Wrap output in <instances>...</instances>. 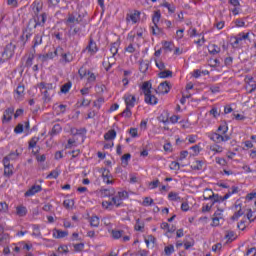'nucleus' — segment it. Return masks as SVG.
Instances as JSON below:
<instances>
[{
    "instance_id": "obj_27",
    "label": "nucleus",
    "mask_w": 256,
    "mask_h": 256,
    "mask_svg": "<svg viewBox=\"0 0 256 256\" xmlns=\"http://www.w3.org/2000/svg\"><path fill=\"white\" fill-rule=\"evenodd\" d=\"M148 69H149V62L143 61V60L140 61L139 71L141 73H147Z\"/></svg>"
},
{
    "instance_id": "obj_64",
    "label": "nucleus",
    "mask_w": 256,
    "mask_h": 256,
    "mask_svg": "<svg viewBox=\"0 0 256 256\" xmlns=\"http://www.w3.org/2000/svg\"><path fill=\"white\" fill-rule=\"evenodd\" d=\"M249 255L256 256V248L255 247H252V248L247 250L246 256H249Z\"/></svg>"
},
{
    "instance_id": "obj_63",
    "label": "nucleus",
    "mask_w": 256,
    "mask_h": 256,
    "mask_svg": "<svg viewBox=\"0 0 256 256\" xmlns=\"http://www.w3.org/2000/svg\"><path fill=\"white\" fill-rule=\"evenodd\" d=\"M249 87H251V89L248 91V93H255L256 90V81L254 80L253 82H251L250 84H248Z\"/></svg>"
},
{
    "instance_id": "obj_3",
    "label": "nucleus",
    "mask_w": 256,
    "mask_h": 256,
    "mask_svg": "<svg viewBox=\"0 0 256 256\" xmlns=\"http://www.w3.org/2000/svg\"><path fill=\"white\" fill-rule=\"evenodd\" d=\"M159 21H161V11L157 10L152 16V23L154 24V26H152L153 35H161V33H163V29L159 28L158 26Z\"/></svg>"
},
{
    "instance_id": "obj_41",
    "label": "nucleus",
    "mask_w": 256,
    "mask_h": 256,
    "mask_svg": "<svg viewBox=\"0 0 256 256\" xmlns=\"http://www.w3.org/2000/svg\"><path fill=\"white\" fill-rule=\"evenodd\" d=\"M71 86H72L71 82H67L64 85H62L60 89L61 93L67 94V92L70 91Z\"/></svg>"
},
{
    "instance_id": "obj_57",
    "label": "nucleus",
    "mask_w": 256,
    "mask_h": 256,
    "mask_svg": "<svg viewBox=\"0 0 256 256\" xmlns=\"http://www.w3.org/2000/svg\"><path fill=\"white\" fill-rule=\"evenodd\" d=\"M57 177H59V171L53 170L48 174L47 179H57Z\"/></svg>"
},
{
    "instance_id": "obj_51",
    "label": "nucleus",
    "mask_w": 256,
    "mask_h": 256,
    "mask_svg": "<svg viewBox=\"0 0 256 256\" xmlns=\"http://www.w3.org/2000/svg\"><path fill=\"white\" fill-rule=\"evenodd\" d=\"M34 237H41V230L39 229V225H33V233Z\"/></svg>"
},
{
    "instance_id": "obj_14",
    "label": "nucleus",
    "mask_w": 256,
    "mask_h": 256,
    "mask_svg": "<svg viewBox=\"0 0 256 256\" xmlns=\"http://www.w3.org/2000/svg\"><path fill=\"white\" fill-rule=\"evenodd\" d=\"M140 15H141V13L139 11H135L133 13H130V14L127 15L126 21L128 23L131 21L133 24H135V23H137V21H139Z\"/></svg>"
},
{
    "instance_id": "obj_58",
    "label": "nucleus",
    "mask_w": 256,
    "mask_h": 256,
    "mask_svg": "<svg viewBox=\"0 0 256 256\" xmlns=\"http://www.w3.org/2000/svg\"><path fill=\"white\" fill-rule=\"evenodd\" d=\"M61 125L55 124L52 128V135H57V133H61Z\"/></svg>"
},
{
    "instance_id": "obj_55",
    "label": "nucleus",
    "mask_w": 256,
    "mask_h": 256,
    "mask_svg": "<svg viewBox=\"0 0 256 256\" xmlns=\"http://www.w3.org/2000/svg\"><path fill=\"white\" fill-rule=\"evenodd\" d=\"M117 195L120 198V201L122 202H123V199H127L129 197V193L127 191L118 192Z\"/></svg>"
},
{
    "instance_id": "obj_24",
    "label": "nucleus",
    "mask_w": 256,
    "mask_h": 256,
    "mask_svg": "<svg viewBox=\"0 0 256 256\" xmlns=\"http://www.w3.org/2000/svg\"><path fill=\"white\" fill-rule=\"evenodd\" d=\"M16 214L18 217H25V215H27V207L23 205L16 207Z\"/></svg>"
},
{
    "instance_id": "obj_21",
    "label": "nucleus",
    "mask_w": 256,
    "mask_h": 256,
    "mask_svg": "<svg viewBox=\"0 0 256 256\" xmlns=\"http://www.w3.org/2000/svg\"><path fill=\"white\" fill-rule=\"evenodd\" d=\"M102 177L104 183H107V185L113 184V180H111V174L109 173V170H104L102 173Z\"/></svg>"
},
{
    "instance_id": "obj_17",
    "label": "nucleus",
    "mask_w": 256,
    "mask_h": 256,
    "mask_svg": "<svg viewBox=\"0 0 256 256\" xmlns=\"http://www.w3.org/2000/svg\"><path fill=\"white\" fill-rule=\"evenodd\" d=\"M41 189V185H34L28 191L25 192V197H33V195L39 193Z\"/></svg>"
},
{
    "instance_id": "obj_4",
    "label": "nucleus",
    "mask_w": 256,
    "mask_h": 256,
    "mask_svg": "<svg viewBox=\"0 0 256 256\" xmlns=\"http://www.w3.org/2000/svg\"><path fill=\"white\" fill-rule=\"evenodd\" d=\"M61 51H63V48L58 47V48L55 49L54 52H48L46 54H40L39 59H40V61H42V63H45L46 61H49V59H55V57H57V55H59V53H61Z\"/></svg>"
},
{
    "instance_id": "obj_43",
    "label": "nucleus",
    "mask_w": 256,
    "mask_h": 256,
    "mask_svg": "<svg viewBox=\"0 0 256 256\" xmlns=\"http://www.w3.org/2000/svg\"><path fill=\"white\" fill-rule=\"evenodd\" d=\"M112 202H113V205H115L116 207H121V205H123V202L119 198L118 194L112 197Z\"/></svg>"
},
{
    "instance_id": "obj_54",
    "label": "nucleus",
    "mask_w": 256,
    "mask_h": 256,
    "mask_svg": "<svg viewBox=\"0 0 256 256\" xmlns=\"http://www.w3.org/2000/svg\"><path fill=\"white\" fill-rule=\"evenodd\" d=\"M218 131L222 133V135H225V133L229 131V127L227 126V124H222L218 127Z\"/></svg>"
},
{
    "instance_id": "obj_28",
    "label": "nucleus",
    "mask_w": 256,
    "mask_h": 256,
    "mask_svg": "<svg viewBox=\"0 0 256 256\" xmlns=\"http://www.w3.org/2000/svg\"><path fill=\"white\" fill-rule=\"evenodd\" d=\"M110 53L112 54L113 57H115L117 53H119V43L114 42L113 44H111Z\"/></svg>"
},
{
    "instance_id": "obj_45",
    "label": "nucleus",
    "mask_w": 256,
    "mask_h": 256,
    "mask_svg": "<svg viewBox=\"0 0 256 256\" xmlns=\"http://www.w3.org/2000/svg\"><path fill=\"white\" fill-rule=\"evenodd\" d=\"M175 252V247L173 245H168L164 248L165 255L169 256Z\"/></svg>"
},
{
    "instance_id": "obj_22",
    "label": "nucleus",
    "mask_w": 256,
    "mask_h": 256,
    "mask_svg": "<svg viewBox=\"0 0 256 256\" xmlns=\"http://www.w3.org/2000/svg\"><path fill=\"white\" fill-rule=\"evenodd\" d=\"M191 169H193V171H202L203 170V161H201V160L194 161L191 165Z\"/></svg>"
},
{
    "instance_id": "obj_5",
    "label": "nucleus",
    "mask_w": 256,
    "mask_h": 256,
    "mask_svg": "<svg viewBox=\"0 0 256 256\" xmlns=\"http://www.w3.org/2000/svg\"><path fill=\"white\" fill-rule=\"evenodd\" d=\"M47 17H49L47 12H43L40 15L38 14V16H36V20H34V29H37V27H45V23H47Z\"/></svg>"
},
{
    "instance_id": "obj_35",
    "label": "nucleus",
    "mask_w": 256,
    "mask_h": 256,
    "mask_svg": "<svg viewBox=\"0 0 256 256\" xmlns=\"http://www.w3.org/2000/svg\"><path fill=\"white\" fill-rule=\"evenodd\" d=\"M168 199L170 201H181V197L179 196V194L177 192H170L168 194Z\"/></svg>"
},
{
    "instance_id": "obj_59",
    "label": "nucleus",
    "mask_w": 256,
    "mask_h": 256,
    "mask_svg": "<svg viewBox=\"0 0 256 256\" xmlns=\"http://www.w3.org/2000/svg\"><path fill=\"white\" fill-rule=\"evenodd\" d=\"M142 205H144V207H149V206L153 205V199H151L149 197H145Z\"/></svg>"
},
{
    "instance_id": "obj_56",
    "label": "nucleus",
    "mask_w": 256,
    "mask_h": 256,
    "mask_svg": "<svg viewBox=\"0 0 256 256\" xmlns=\"http://www.w3.org/2000/svg\"><path fill=\"white\" fill-rule=\"evenodd\" d=\"M155 64H156V67H158V69L160 71H165V63L161 60H155Z\"/></svg>"
},
{
    "instance_id": "obj_62",
    "label": "nucleus",
    "mask_w": 256,
    "mask_h": 256,
    "mask_svg": "<svg viewBox=\"0 0 256 256\" xmlns=\"http://www.w3.org/2000/svg\"><path fill=\"white\" fill-rule=\"evenodd\" d=\"M75 251H83L85 249V244L84 243H78L73 245Z\"/></svg>"
},
{
    "instance_id": "obj_46",
    "label": "nucleus",
    "mask_w": 256,
    "mask_h": 256,
    "mask_svg": "<svg viewBox=\"0 0 256 256\" xmlns=\"http://www.w3.org/2000/svg\"><path fill=\"white\" fill-rule=\"evenodd\" d=\"M56 239H63V237H67L69 235L68 231H63V230H56Z\"/></svg>"
},
{
    "instance_id": "obj_23",
    "label": "nucleus",
    "mask_w": 256,
    "mask_h": 256,
    "mask_svg": "<svg viewBox=\"0 0 256 256\" xmlns=\"http://www.w3.org/2000/svg\"><path fill=\"white\" fill-rule=\"evenodd\" d=\"M158 77L160 79H168L169 77H173V71L171 70H162L159 74Z\"/></svg>"
},
{
    "instance_id": "obj_31",
    "label": "nucleus",
    "mask_w": 256,
    "mask_h": 256,
    "mask_svg": "<svg viewBox=\"0 0 256 256\" xmlns=\"http://www.w3.org/2000/svg\"><path fill=\"white\" fill-rule=\"evenodd\" d=\"M123 233H125L123 230H112L111 235L113 239H121V237H123Z\"/></svg>"
},
{
    "instance_id": "obj_60",
    "label": "nucleus",
    "mask_w": 256,
    "mask_h": 256,
    "mask_svg": "<svg viewBox=\"0 0 256 256\" xmlns=\"http://www.w3.org/2000/svg\"><path fill=\"white\" fill-rule=\"evenodd\" d=\"M215 161L218 165H221L222 167H225V165H227V160H225L224 158L216 157Z\"/></svg>"
},
{
    "instance_id": "obj_61",
    "label": "nucleus",
    "mask_w": 256,
    "mask_h": 256,
    "mask_svg": "<svg viewBox=\"0 0 256 256\" xmlns=\"http://www.w3.org/2000/svg\"><path fill=\"white\" fill-rule=\"evenodd\" d=\"M126 53H135V51H137V49L135 48V46H133V44H129L126 48H125Z\"/></svg>"
},
{
    "instance_id": "obj_6",
    "label": "nucleus",
    "mask_w": 256,
    "mask_h": 256,
    "mask_svg": "<svg viewBox=\"0 0 256 256\" xmlns=\"http://www.w3.org/2000/svg\"><path fill=\"white\" fill-rule=\"evenodd\" d=\"M87 51L90 55H95L97 51H99V48L97 47V43L93 38L90 37L88 45L86 48L82 51V53H85Z\"/></svg>"
},
{
    "instance_id": "obj_44",
    "label": "nucleus",
    "mask_w": 256,
    "mask_h": 256,
    "mask_svg": "<svg viewBox=\"0 0 256 256\" xmlns=\"http://www.w3.org/2000/svg\"><path fill=\"white\" fill-rule=\"evenodd\" d=\"M99 223H100V221H99V218L97 216H92L90 218L91 227H99Z\"/></svg>"
},
{
    "instance_id": "obj_29",
    "label": "nucleus",
    "mask_w": 256,
    "mask_h": 256,
    "mask_svg": "<svg viewBox=\"0 0 256 256\" xmlns=\"http://www.w3.org/2000/svg\"><path fill=\"white\" fill-rule=\"evenodd\" d=\"M43 43V36L40 34H36L33 41V47H39Z\"/></svg>"
},
{
    "instance_id": "obj_49",
    "label": "nucleus",
    "mask_w": 256,
    "mask_h": 256,
    "mask_svg": "<svg viewBox=\"0 0 256 256\" xmlns=\"http://www.w3.org/2000/svg\"><path fill=\"white\" fill-rule=\"evenodd\" d=\"M121 117H131V115H133V113L131 112V108L126 106L125 110L120 114Z\"/></svg>"
},
{
    "instance_id": "obj_9",
    "label": "nucleus",
    "mask_w": 256,
    "mask_h": 256,
    "mask_svg": "<svg viewBox=\"0 0 256 256\" xmlns=\"http://www.w3.org/2000/svg\"><path fill=\"white\" fill-rule=\"evenodd\" d=\"M3 165H4V176L11 177V175H13V165H11V163L8 162L7 158L3 159Z\"/></svg>"
},
{
    "instance_id": "obj_19",
    "label": "nucleus",
    "mask_w": 256,
    "mask_h": 256,
    "mask_svg": "<svg viewBox=\"0 0 256 256\" xmlns=\"http://www.w3.org/2000/svg\"><path fill=\"white\" fill-rule=\"evenodd\" d=\"M115 195V189L110 188H101L100 189V197H113Z\"/></svg>"
},
{
    "instance_id": "obj_8",
    "label": "nucleus",
    "mask_w": 256,
    "mask_h": 256,
    "mask_svg": "<svg viewBox=\"0 0 256 256\" xmlns=\"http://www.w3.org/2000/svg\"><path fill=\"white\" fill-rule=\"evenodd\" d=\"M171 91V84L169 81L161 82L156 90V93H160L161 95H167Z\"/></svg>"
},
{
    "instance_id": "obj_36",
    "label": "nucleus",
    "mask_w": 256,
    "mask_h": 256,
    "mask_svg": "<svg viewBox=\"0 0 256 256\" xmlns=\"http://www.w3.org/2000/svg\"><path fill=\"white\" fill-rule=\"evenodd\" d=\"M209 53H211V55H217V53H221V48L213 44L210 46Z\"/></svg>"
},
{
    "instance_id": "obj_18",
    "label": "nucleus",
    "mask_w": 256,
    "mask_h": 256,
    "mask_svg": "<svg viewBox=\"0 0 256 256\" xmlns=\"http://www.w3.org/2000/svg\"><path fill=\"white\" fill-rule=\"evenodd\" d=\"M13 113H15V109L13 107L6 109L3 115V123H8V121L13 117Z\"/></svg>"
},
{
    "instance_id": "obj_10",
    "label": "nucleus",
    "mask_w": 256,
    "mask_h": 256,
    "mask_svg": "<svg viewBox=\"0 0 256 256\" xmlns=\"http://www.w3.org/2000/svg\"><path fill=\"white\" fill-rule=\"evenodd\" d=\"M15 50V46L13 44H7L4 52L2 53V57H5V59H11L13 57V51Z\"/></svg>"
},
{
    "instance_id": "obj_53",
    "label": "nucleus",
    "mask_w": 256,
    "mask_h": 256,
    "mask_svg": "<svg viewBox=\"0 0 256 256\" xmlns=\"http://www.w3.org/2000/svg\"><path fill=\"white\" fill-rule=\"evenodd\" d=\"M33 59H35V55L29 54V56H28V58H27V60H26L25 65H26L27 67H32V66H33Z\"/></svg>"
},
{
    "instance_id": "obj_11",
    "label": "nucleus",
    "mask_w": 256,
    "mask_h": 256,
    "mask_svg": "<svg viewBox=\"0 0 256 256\" xmlns=\"http://www.w3.org/2000/svg\"><path fill=\"white\" fill-rule=\"evenodd\" d=\"M235 41L232 43L233 47H237L240 41H245V39H249V32H241L234 37Z\"/></svg>"
},
{
    "instance_id": "obj_38",
    "label": "nucleus",
    "mask_w": 256,
    "mask_h": 256,
    "mask_svg": "<svg viewBox=\"0 0 256 256\" xmlns=\"http://www.w3.org/2000/svg\"><path fill=\"white\" fill-rule=\"evenodd\" d=\"M210 151H213L214 153H223V148L219 144H214L210 146Z\"/></svg>"
},
{
    "instance_id": "obj_16",
    "label": "nucleus",
    "mask_w": 256,
    "mask_h": 256,
    "mask_svg": "<svg viewBox=\"0 0 256 256\" xmlns=\"http://www.w3.org/2000/svg\"><path fill=\"white\" fill-rule=\"evenodd\" d=\"M58 55L62 57L61 61L63 63H71V61H73V56L71 55V52L65 53L63 52V48L61 52H58Z\"/></svg>"
},
{
    "instance_id": "obj_1",
    "label": "nucleus",
    "mask_w": 256,
    "mask_h": 256,
    "mask_svg": "<svg viewBox=\"0 0 256 256\" xmlns=\"http://www.w3.org/2000/svg\"><path fill=\"white\" fill-rule=\"evenodd\" d=\"M205 193H208V196L204 195V200L205 201L213 200L212 201L213 205H215V203H223V201H227V199H229V197H231V194H225L222 197L219 194L213 193V190H211V189H206Z\"/></svg>"
},
{
    "instance_id": "obj_25",
    "label": "nucleus",
    "mask_w": 256,
    "mask_h": 256,
    "mask_svg": "<svg viewBox=\"0 0 256 256\" xmlns=\"http://www.w3.org/2000/svg\"><path fill=\"white\" fill-rule=\"evenodd\" d=\"M117 137V132L115 130H110L104 135L106 141H111Z\"/></svg>"
},
{
    "instance_id": "obj_33",
    "label": "nucleus",
    "mask_w": 256,
    "mask_h": 256,
    "mask_svg": "<svg viewBox=\"0 0 256 256\" xmlns=\"http://www.w3.org/2000/svg\"><path fill=\"white\" fill-rule=\"evenodd\" d=\"M16 95H18V97H23V95H25V85L19 84L17 86Z\"/></svg>"
},
{
    "instance_id": "obj_42",
    "label": "nucleus",
    "mask_w": 256,
    "mask_h": 256,
    "mask_svg": "<svg viewBox=\"0 0 256 256\" xmlns=\"http://www.w3.org/2000/svg\"><path fill=\"white\" fill-rule=\"evenodd\" d=\"M72 30L71 35L75 36V35H81V27L77 26V24H73V27L70 28Z\"/></svg>"
},
{
    "instance_id": "obj_37",
    "label": "nucleus",
    "mask_w": 256,
    "mask_h": 256,
    "mask_svg": "<svg viewBox=\"0 0 256 256\" xmlns=\"http://www.w3.org/2000/svg\"><path fill=\"white\" fill-rule=\"evenodd\" d=\"M18 157H19V152H17V150H16L15 152H11L4 159H7L8 163H10V161H15V159H17Z\"/></svg>"
},
{
    "instance_id": "obj_47",
    "label": "nucleus",
    "mask_w": 256,
    "mask_h": 256,
    "mask_svg": "<svg viewBox=\"0 0 256 256\" xmlns=\"http://www.w3.org/2000/svg\"><path fill=\"white\" fill-rule=\"evenodd\" d=\"M162 7H165L166 9H168L169 13H175V6L170 4L169 2H164L162 4Z\"/></svg>"
},
{
    "instance_id": "obj_20",
    "label": "nucleus",
    "mask_w": 256,
    "mask_h": 256,
    "mask_svg": "<svg viewBox=\"0 0 256 256\" xmlns=\"http://www.w3.org/2000/svg\"><path fill=\"white\" fill-rule=\"evenodd\" d=\"M115 63H117V58H115V56H110L108 58V62H103V65L106 69V71H109V69H111L113 67V65H115Z\"/></svg>"
},
{
    "instance_id": "obj_32",
    "label": "nucleus",
    "mask_w": 256,
    "mask_h": 256,
    "mask_svg": "<svg viewBox=\"0 0 256 256\" xmlns=\"http://www.w3.org/2000/svg\"><path fill=\"white\" fill-rule=\"evenodd\" d=\"M75 205V201L73 199H66L63 202V206L65 209H73V206Z\"/></svg>"
},
{
    "instance_id": "obj_39",
    "label": "nucleus",
    "mask_w": 256,
    "mask_h": 256,
    "mask_svg": "<svg viewBox=\"0 0 256 256\" xmlns=\"http://www.w3.org/2000/svg\"><path fill=\"white\" fill-rule=\"evenodd\" d=\"M129 159H131V154L127 153V154H124L121 158V161H122V165L124 167H127L129 165Z\"/></svg>"
},
{
    "instance_id": "obj_30",
    "label": "nucleus",
    "mask_w": 256,
    "mask_h": 256,
    "mask_svg": "<svg viewBox=\"0 0 256 256\" xmlns=\"http://www.w3.org/2000/svg\"><path fill=\"white\" fill-rule=\"evenodd\" d=\"M142 91H143L144 95H149V93H151V83L144 82L142 84Z\"/></svg>"
},
{
    "instance_id": "obj_26",
    "label": "nucleus",
    "mask_w": 256,
    "mask_h": 256,
    "mask_svg": "<svg viewBox=\"0 0 256 256\" xmlns=\"http://www.w3.org/2000/svg\"><path fill=\"white\" fill-rule=\"evenodd\" d=\"M210 139L212 141H214V143H223V135L219 134V133H213L210 136Z\"/></svg>"
},
{
    "instance_id": "obj_52",
    "label": "nucleus",
    "mask_w": 256,
    "mask_h": 256,
    "mask_svg": "<svg viewBox=\"0 0 256 256\" xmlns=\"http://www.w3.org/2000/svg\"><path fill=\"white\" fill-rule=\"evenodd\" d=\"M170 169L172 171H179V169H181V165L179 164V162L173 161L170 164Z\"/></svg>"
},
{
    "instance_id": "obj_7",
    "label": "nucleus",
    "mask_w": 256,
    "mask_h": 256,
    "mask_svg": "<svg viewBox=\"0 0 256 256\" xmlns=\"http://www.w3.org/2000/svg\"><path fill=\"white\" fill-rule=\"evenodd\" d=\"M78 73L81 79H83V77H86V75H88V83H95V81H97V76H95V73L91 71H87L83 68H80Z\"/></svg>"
},
{
    "instance_id": "obj_48",
    "label": "nucleus",
    "mask_w": 256,
    "mask_h": 256,
    "mask_svg": "<svg viewBox=\"0 0 256 256\" xmlns=\"http://www.w3.org/2000/svg\"><path fill=\"white\" fill-rule=\"evenodd\" d=\"M225 238H226L227 241H229L230 243L233 242V241H235V239H236V237H235V232H233V231H228V232L226 233Z\"/></svg>"
},
{
    "instance_id": "obj_13",
    "label": "nucleus",
    "mask_w": 256,
    "mask_h": 256,
    "mask_svg": "<svg viewBox=\"0 0 256 256\" xmlns=\"http://www.w3.org/2000/svg\"><path fill=\"white\" fill-rule=\"evenodd\" d=\"M124 101L126 103V107L133 108L135 107V101H137V98L135 97V95L126 94L124 96Z\"/></svg>"
},
{
    "instance_id": "obj_15",
    "label": "nucleus",
    "mask_w": 256,
    "mask_h": 256,
    "mask_svg": "<svg viewBox=\"0 0 256 256\" xmlns=\"http://www.w3.org/2000/svg\"><path fill=\"white\" fill-rule=\"evenodd\" d=\"M144 101L147 103V105H157L159 99H157V97L150 92L149 94L145 95Z\"/></svg>"
},
{
    "instance_id": "obj_50",
    "label": "nucleus",
    "mask_w": 256,
    "mask_h": 256,
    "mask_svg": "<svg viewBox=\"0 0 256 256\" xmlns=\"http://www.w3.org/2000/svg\"><path fill=\"white\" fill-rule=\"evenodd\" d=\"M210 115H212L214 119H217V117L221 115V111H219L217 107H212V109L210 110Z\"/></svg>"
},
{
    "instance_id": "obj_40",
    "label": "nucleus",
    "mask_w": 256,
    "mask_h": 256,
    "mask_svg": "<svg viewBox=\"0 0 256 256\" xmlns=\"http://www.w3.org/2000/svg\"><path fill=\"white\" fill-rule=\"evenodd\" d=\"M37 143H39V137L34 136L29 141V149H34V147H37Z\"/></svg>"
},
{
    "instance_id": "obj_34",
    "label": "nucleus",
    "mask_w": 256,
    "mask_h": 256,
    "mask_svg": "<svg viewBox=\"0 0 256 256\" xmlns=\"http://www.w3.org/2000/svg\"><path fill=\"white\" fill-rule=\"evenodd\" d=\"M134 229H135L136 231H141V232H143V229H145V223H144V222H141L140 219H137V220H136V224H135V226H134Z\"/></svg>"
},
{
    "instance_id": "obj_12",
    "label": "nucleus",
    "mask_w": 256,
    "mask_h": 256,
    "mask_svg": "<svg viewBox=\"0 0 256 256\" xmlns=\"http://www.w3.org/2000/svg\"><path fill=\"white\" fill-rule=\"evenodd\" d=\"M31 9H32L35 17H38L39 13H41V11H43V3L39 2V1H34L31 5Z\"/></svg>"
},
{
    "instance_id": "obj_2",
    "label": "nucleus",
    "mask_w": 256,
    "mask_h": 256,
    "mask_svg": "<svg viewBox=\"0 0 256 256\" xmlns=\"http://www.w3.org/2000/svg\"><path fill=\"white\" fill-rule=\"evenodd\" d=\"M83 23V16L77 11H74L72 13H68V17L65 20V24L67 27L73 28V25H81Z\"/></svg>"
}]
</instances>
